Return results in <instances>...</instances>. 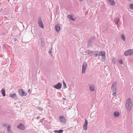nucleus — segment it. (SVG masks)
Segmentation results:
<instances>
[{
	"label": "nucleus",
	"mask_w": 133,
	"mask_h": 133,
	"mask_svg": "<svg viewBox=\"0 0 133 133\" xmlns=\"http://www.w3.org/2000/svg\"><path fill=\"white\" fill-rule=\"evenodd\" d=\"M5 46H6V45L5 44H4L3 46V49H4V48H5Z\"/></svg>",
	"instance_id": "nucleus-36"
},
{
	"label": "nucleus",
	"mask_w": 133,
	"mask_h": 133,
	"mask_svg": "<svg viewBox=\"0 0 133 133\" xmlns=\"http://www.w3.org/2000/svg\"><path fill=\"white\" fill-rule=\"evenodd\" d=\"M104 54H105V53L104 51H101L99 52V55L101 56H102Z\"/></svg>",
	"instance_id": "nucleus-18"
},
{
	"label": "nucleus",
	"mask_w": 133,
	"mask_h": 133,
	"mask_svg": "<svg viewBox=\"0 0 133 133\" xmlns=\"http://www.w3.org/2000/svg\"><path fill=\"white\" fill-rule=\"evenodd\" d=\"M94 54L95 55V57H97L98 55V51H96L95 52Z\"/></svg>",
	"instance_id": "nucleus-30"
},
{
	"label": "nucleus",
	"mask_w": 133,
	"mask_h": 133,
	"mask_svg": "<svg viewBox=\"0 0 133 133\" xmlns=\"http://www.w3.org/2000/svg\"><path fill=\"white\" fill-rule=\"evenodd\" d=\"M80 1H83V0H80Z\"/></svg>",
	"instance_id": "nucleus-44"
},
{
	"label": "nucleus",
	"mask_w": 133,
	"mask_h": 133,
	"mask_svg": "<svg viewBox=\"0 0 133 133\" xmlns=\"http://www.w3.org/2000/svg\"><path fill=\"white\" fill-rule=\"evenodd\" d=\"M93 52L92 51H90L89 50H85V53L87 54H89L92 53Z\"/></svg>",
	"instance_id": "nucleus-14"
},
{
	"label": "nucleus",
	"mask_w": 133,
	"mask_h": 133,
	"mask_svg": "<svg viewBox=\"0 0 133 133\" xmlns=\"http://www.w3.org/2000/svg\"><path fill=\"white\" fill-rule=\"evenodd\" d=\"M3 133H4V132Z\"/></svg>",
	"instance_id": "nucleus-45"
},
{
	"label": "nucleus",
	"mask_w": 133,
	"mask_h": 133,
	"mask_svg": "<svg viewBox=\"0 0 133 133\" xmlns=\"http://www.w3.org/2000/svg\"><path fill=\"white\" fill-rule=\"evenodd\" d=\"M55 29L56 31L58 32L60 30V27L59 25L56 24L55 26Z\"/></svg>",
	"instance_id": "nucleus-12"
},
{
	"label": "nucleus",
	"mask_w": 133,
	"mask_h": 133,
	"mask_svg": "<svg viewBox=\"0 0 133 133\" xmlns=\"http://www.w3.org/2000/svg\"><path fill=\"white\" fill-rule=\"evenodd\" d=\"M112 62H113L114 61V59H113L112 60Z\"/></svg>",
	"instance_id": "nucleus-42"
},
{
	"label": "nucleus",
	"mask_w": 133,
	"mask_h": 133,
	"mask_svg": "<svg viewBox=\"0 0 133 133\" xmlns=\"http://www.w3.org/2000/svg\"><path fill=\"white\" fill-rule=\"evenodd\" d=\"M121 36L122 39L123 41H125V37L124 34H121Z\"/></svg>",
	"instance_id": "nucleus-21"
},
{
	"label": "nucleus",
	"mask_w": 133,
	"mask_h": 133,
	"mask_svg": "<svg viewBox=\"0 0 133 133\" xmlns=\"http://www.w3.org/2000/svg\"><path fill=\"white\" fill-rule=\"evenodd\" d=\"M119 21V18H115V23L116 24H118Z\"/></svg>",
	"instance_id": "nucleus-17"
},
{
	"label": "nucleus",
	"mask_w": 133,
	"mask_h": 133,
	"mask_svg": "<svg viewBox=\"0 0 133 133\" xmlns=\"http://www.w3.org/2000/svg\"><path fill=\"white\" fill-rule=\"evenodd\" d=\"M95 39V38L94 37H91L89 39L88 43V47H92L93 45L92 44V42Z\"/></svg>",
	"instance_id": "nucleus-4"
},
{
	"label": "nucleus",
	"mask_w": 133,
	"mask_h": 133,
	"mask_svg": "<svg viewBox=\"0 0 133 133\" xmlns=\"http://www.w3.org/2000/svg\"><path fill=\"white\" fill-rule=\"evenodd\" d=\"M132 103L131 99L129 98L127 99L125 104V107L128 112H130L131 109Z\"/></svg>",
	"instance_id": "nucleus-1"
},
{
	"label": "nucleus",
	"mask_w": 133,
	"mask_h": 133,
	"mask_svg": "<svg viewBox=\"0 0 133 133\" xmlns=\"http://www.w3.org/2000/svg\"><path fill=\"white\" fill-rule=\"evenodd\" d=\"M105 55V54H104L102 56V59L104 60H105L106 59V57Z\"/></svg>",
	"instance_id": "nucleus-28"
},
{
	"label": "nucleus",
	"mask_w": 133,
	"mask_h": 133,
	"mask_svg": "<svg viewBox=\"0 0 133 133\" xmlns=\"http://www.w3.org/2000/svg\"><path fill=\"white\" fill-rule=\"evenodd\" d=\"M131 0H128V1H130Z\"/></svg>",
	"instance_id": "nucleus-43"
},
{
	"label": "nucleus",
	"mask_w": 133,
	"mask_h": 133,
	"mask_svg": "<svg viewBox=\"0 0 133 133\" xmlns=\"http://www.w3.org/2000/svg\"><path fill=\"white\" fill-rule=\"evenodd\" d=\"M63 132V130L62 129H60L59 130H55L54 132L55 133H62Z\"/></svg>",
	"instance_id": "nucleus-19"
},
{
	"label": "nucleus",
	"mask_w": 133,
	"mask_h": 133,
	"mask_svg": "<svg viewBox=\"0 0 133 133\" xmlns=\"http://www.w3.org/2000/svg\"><path fill=\"white\" fill-rule=\"evenodd\" d=\"M41 46L43 47L44 46V41L42 39H41Z\"/></svg>",
	"instance_id": "nucleus-20"
},
{
	"label": "nucleus",
	"mask_w": 133,
	"mask_h": 133,
	"mask_svg": "<svg viewBox=\"0 0 133 133\" xmlns=\"http://www.w3.org/2000/svg\"><path fill=\"white\" fill-rule=\"evenodd\" d=\"M129 7L130 8L132 9H133V4H130L129 5Z\"/></svg>",
	"instance_id": "nucleus-31"
},
{
	"label": "nucleus",
	"mask_w": 133,
	"mask_h": 133,
	"mask_svg": "<svg viewBox=\"0 0 133 133\" xmlns=\"http://www.w3.org/2000/svg\"><path fill=\"white\" fill-rule=\"evenodd\" d=\"M118 62L119 63L121 64H122L123 63V61L121 59L118 60Z\"/></svg>",
	"instance_id": "nucleus-29"
},
{
	"label": "nucleus",
	"mask_w": 133,
	"mask_h": 133,
	"mask_svg": "<svg viewBox=\"0 0 133 133\" xmlns=\"http://www.w3.org/2000/svg\"><path fill=\"white\" fill-rule=\"evenodd\" d=\"M37 22L39 26L43 29L44 28V25L43 23L41 17L38 18L37 20Z\"/></svg>",
	"instance_id": "nucleus-3"
},
{
	"label": "nucleus",
	"mask_w": 133,
	"mask_h": 133,
	"mask_svg": "<svg viewBox=\"0 0 133 133\" xmlns=\"http://www.w3.org/2000/svg\"><path fill=\"white\" fill-rule=\"evenodd\" d=\"M85 122L83 125V128L84 130H86L87 129V125L88 124V121L86 119H85Z\"/></svg>",
	"instance_id": "nucleus-9"
},
{
	"label": "nucleus",
	"mask_w": 133,
	"mask_h": 133,
	"mask_svg": "<svg viewBox=\"0 0 133 133\" xmlns=\"http://www.w3.org/2000/svg\"><path fill=\"white\" fill-rule=\"evenodd\" d=\"M1 94L4 97L5 96V89L2 88L1 91Z\"/></svg>",
	"instance_id": "nucleus-15"
},
{
	"label": "nucleus",
	"mask_w": 133,
	"mask_h": 133,
	"mask_svg": "<svg viewBox=\"0 0 133 133\" xmlns=\"http://www.w3.org/2000/svg\"><path fill=\"white\" fill-rule=\"evenodd\" d=\"M40 118V117L39 116H38L36 118V119H38Z\"/></svg>",
	"instance_id": "nucleus-40"
},
{
	"label": "nucleus",
	"mask_w": 133,
	"mask_h": 133,
	"mask_svg": "<svg viewBox=\"0 0 133 133\" xmlns=\"http://www.w3.org/2000/svg\"><path fill=\"white\" fill-rule=\"evenodd\" d=\"M107 1L110 5L114 6L115 4V3L114 0H107Z\"/></svg>",
	"instance_id": "nucleus-10"
},
{
	"label": "nucleus",
	"mask_w": 133,
	"mask_h": 133,
	"mask_svg": "<svg viewBox=\"0 0 133 133\" xmlns=\"http://www.w3.org/2000/svg\"><path fill=\"white\" fill-rule=\"evenodd\" d=\"M114 114L115 117H118L119 116V113L118 111H116L114 112Z\"/></svg>",
	"instance_id": "nucleus-16"
},
{
	"label": "nucleus",
	"mask_w": 133,
	"mask_h": 133,
	"mask_svg": "<svg viewBox=\"0 0 133 133\" xmlns=\"http://www.w3.org/2000/svg\"><path fill=\"white\" fill-rule=\"evenodd\" d=\"M112 90L113 91H116V87H112L111 88Z\"/></svg>",
	"instance_id": "nucleus-26"
},
{
	"label": "nucleus",
	"mask_w": 133,
	"mask_h": 133,
	"mask_svg": "<svg viewBox=\"0 0 133 133\" xmlns=\"http://www.w3.org/2000/svg\"><path fill=\"white\" fill-rule=\"evenodd\" d=\"M16 96V94L15 93L12 94L10 95V96L12 98L15 97Z\"/></svg>",
	"instance_id": "nucleus-23"
},
{
	"label": "nucleus",
	"mask_w": 133,
	"mask_h": 133,
	"mask_svg": "<svg viewBox=\"0 0 133 133\" xmlns=\"http://www.w3.org/2000/svg\"><path fill=\"white\" fill-rule=\"evenodd\" d=\"M90 90L91 91H93L94 90V87L92 86H90L89 88Z\"/></svg>",
	"instance_id": "nucleus-27"
},
{
	"label": "nucleus",
	"mask_w": 133,
	"mask_h": 133,
	"mask_svg": "<svg viewBox=\"0 0 133 133\" xmlns=\"http://www.w3.org/2000/svg\"><path fill=\"white\" fill-rule=\"evenodd\" d=\"M13 39L14 40V41H16L17 40V38H13Z\"/></svg>",
	"instance_id": "nucleus-38"
},
{
	"label": "nucleus",
	"mask_w": 133,
	"mask_h": 133,
	"mask_svg": "<svg viewBox=\"0 0 133 133\" xmlns=\"http://www.w3.org/2000/svg\"><path fill=\"white\" fill-rule=\"evenodd\" d=\"M30 92V89H29V90H28V92Z\"/></svg>",
	"instance_id": "nucleus-41"
},
{
	"label": "nucleus",
	"mask_w": 133,
	"mask_h": 133,
	"mask_svg": "<svg viewBox=\"0 0 133 133\" xmlns=\"http://www.w3.org/2000/svg\"><path fill=\"white\" fill-rule=\"evenodd\" d=\"M63 83L64 88L65 89L67 88L66 84L64 80H63Z\"/></svg>",
	"instance_id": "nucleus-25"
},
{
	"label": "nucleus",
	"mask_w": 133,
	"mask_h": 133,
	"mask_svg": "<svg viewBox=\"0 0 133 133\" xmlns=\"http://www.w3.org/2000/svg\"><path fill=\"white\" fill-rule=\"evenodd\" d=\"M117 84L116 81H114L112 85V87H116Z\"/></svg>",
	"instance_id": "nucleus-22"
},
{
	"label": "nucleus",
	"mask_w": 133,
	"mask_h": 133,
	"mask_svg": "<svg viewBox=\"0 0 133 133\" xmlns=\"http://www.w3.org/2000/svg\"><path fill=\"white\" fill-rule=\"evenodd\" d=\"M87 64L85 62H84L82 65V73L84 74L85 73L86 68L87 67Z\"/></svg>",
	"instance_id": "nucleus-5"
},
{
	"label": "nucleus",
	"mask_w": 133,
	"mask_h": 133,
	"mask_svg": "<svg viewBox=\"0 0 133 133\" xmlns=\"http://www.w3.org/2000/svg\"><path fill=\"white\" fill-rule=\"evenodd\" d=\"M8 133H13L12 131H9L8 132Z\"/></svg>",
	"instance_id": "nucleus-39"
},
{
	"label": "nucleus",
	"mask_w": 133,
	"mask_h": 133,
	"mask_svg": "<svg viewBox=\"0 0 133 133\" xmlns=\"http://www.w3.org/2000/svg\"><path fill=\"white\" fill-rule=\"evenodd\" d=\"M18 92L19 94L22 96H25L26 95V92H25L23 89H19L18 90Z\"/></svg>",
	"instance_id": "nucleus-7"
},
{
	"label": "nucleus",
	"mask_w": 133,
	"mask_h": 133,
	"mask_svg": "<svg viewBox=\"0 0 133 133\" xmlns=\"http://www.w3.org/2000/svg\"><path fill=\"white\" fill-rule=\"evenodd\" d=\"M11 125H9L7 128V131L8 132L9 131H11Z\"/></svg>",
	"instance_id": "nucleus-24"
},
{
	"label": "nucleus",
	"mask_w": 133,
	"mask_h": 133,
	"mask_svg": "<svg viewBox=\"0 0 133 133\" xmlns=\"http://www.w3.org/2000/svg\"><path fill=\"white\" fill-rule=\"evenodd\" d=\"M67 17L69 19L73 21H75V19L73 18L72 15H68Z\"/></svg>",
	"instance_id": "nucleus-13"
},
{
	"label": "nucleus",
	"mask_w": 133,
	"mask_h": 133,
	"mask_svg": "<svg viewBox=\"0 0 133 133\" xmlns=\"http://www.w3.org/2000/svg\"><path fill=\"white\" fill-rule=\"evenodd\" d=\"M133 54V49H130L124 52V55L126 56H131Z\"/></svg>",
	"instance_id": "nucleus-2"
},
{
	"label": "nucleus",
	"mask_w": 133,
	"mask_h": 133,
	"mask_svg": "<svg viewBox=\"0 0 133 133\" xmlns=\"http://www.w3.org/2000/svg\"><path fill=\"white\" fill-rule=\"evenodd\" d=\"M38 109L40 111H42L43 110V109L41 107H38Z\"/></svg>",
	"instance_id": "nucleus-32"
},
{
	"label": "nucleus",
	"mask_w": 133,
	"mask_h": 133,
	"mask_svg": "<svg viewBox=\"0 0 133 133\" xmlns=\"http://www.w3.org/2000/svg\"><path fill=\"white\" fill-rule=\"evenodd\" d=\"M7 125V124H5V123L3 124V125H2L3 126L5 127H6Z\"/></svg>",
	"instance_id": "nucleus-35"
},
{
	"label": "nucleus",
	"mask_w": 133,
	"mask_h": 133,
	"mask_svg": "<svg viewBox=\"0 0 133 133\" xmlns=\"http://www.w3.org/2000/svg\"><path fill=\"white\" fill-rule=\"evenodd\" d=\"M17 128L19 129L23 130L25 129V127L24 125L22 123L17 126Z\"/></svg>",
	"instance_id": "nucleus-11"
},
{
	"label": "nucleus",
	"mask_w": 133,
	"mask_h": 133,
	"mask_svg": "<svg viewBox=\"0 0 133 133\" xmlns=\"http://www.w3.org/2000/svg\"><path fill=\"white\" fill-rule=\"evenodd\" d=\"M62 87V84L59 82L56 85L54 86V87L57 89H60Z\"/></svg>",
	"instance_id": "nucleus-8"
},
{
	"label": "nucleus",
	"mask_w": 133,
	"mask_h": 133,
	"mask_svg": "<svg viewBox=\"0 0 133 133\" xmlns=\"http://www.w3.org/2000/svg\"><path fill=\"white\" fill-rule=\"evenodd\" d=\"M52 49V48H51V49H50L49 51V53L50 54H51L52 53V51L51 50Z\"/></svg>",
	"instance_id": "nucleus-34"
},
{
	"label": "nucleus",
	"mask_w": 133,
	"mask_h": 133,
	"mask_svg": "<svg viewBox=\"0 0 133 133\" xmlns=\"http://www.w3.org/2000/svg\"><path fill=\"white\" fill-rule=\"evenodd\" d=\"M60 121L62 123H65L66 122L65 119L63 116H60L59 117Z\"/></svg>",
	"instance_id": "nucleus-6"
},
{
	"label": "nucleus",
	"mask_w": 133,
	"mask_h": 133,
	"mask_svg": "<svg viewBox=\"0 0 133 133\" xmlns=\"http://www.w3.org/2000/svg\"><path fill=\"white\" fill-rule=\"evenodd\" d=\"M88 2H89L90 4H91V3H92V1L91 0H88Z\"/></svg>",
	"instance_id": "nucleus-37"
},
{
	"label": "nucleus",
	"mask_w": 133,
	"mask_h": 133,
	"mask_svg": "<svg viewBox=\"0 0 133 133\" xmlns=\"http://www.w3.org/2000/svg\"><path fill=\"white\" fill-rule=\"evenodd\" d=\"M116 94V91H115V92H114L112 94V95L114 96H115Z\"/></svg>",
	"instance_id": "nucleus-33"
}]
</instances>
